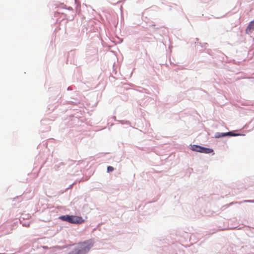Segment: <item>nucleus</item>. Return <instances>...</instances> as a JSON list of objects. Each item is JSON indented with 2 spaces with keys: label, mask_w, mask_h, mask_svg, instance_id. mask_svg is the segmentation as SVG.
Masks as SVG:
<instances>
[{
  "label": "nucleus",
  "mask_w": 254,
  "mask_h": 254,
  "mask_svg": "<svg viewBox=\"0 0 254 254\" xmlns=\"http://www.w3.org/2000/svg\"><path fill=\"white\" fill-rule=\"evenodd\" d=\"M94 241L93 239H89L77 244L81 254H87L93 247Z\"/></svg>",
  "instance_id": "obj_1"
},
{
  "label": "nucleus",
  "mask_w": 254,
  "mask_h": 254,
  "mask_svg": "<svg viewBox=\"0 0 254 254\" xmlns=\"http://www.w3.org/2000/svg\"><path fill=\"white\" fill-rule=\"evenodd\" d=\"M60 219L72 224H81L84 222L81 217L74 215H64L61 216Z\"/></svg>",
  "instance_id": "obj_2"
},
{
  "label": "nucleus",
  "mask_w": 254,
  "mask_h": 254,
  "mask_svg": "<svg viewBox=\"0 0 254 254\" xmlns=\"http://www.w3.org/2000/svg\"><path fill=\"white\" fill-rule=\"evenodd\" d=\"M191 149L193 151L206 154L210 153L213 152V150L211 148H206L196 145L191 146Z\"/></svg>",
  "instance_id": "obj_3"
},
{
  "label": "nucleus",
  "mask_w": 254,
  "mask_h": 254,
  "mask_svg": "<svg viewBox=\"0 0 254 254\" xmlns=\"http://www.w3.org/2000/svg\"><path fill=\"white\" fill-rule=\"evenodd\" d=\"M236 136L237 134L233 133L231 131L226 132V133H220V132H216L215 134V137L216 138H221L222 137H224L226 136Z\"/></svg>",
  "instance_id": "obj_4"
},
{
  "label": "nucleus",
  "mask_w": 254,
  "mask_h": 254,
  "mask_svg": "<svg viewBox=\"0 0 254 254\" xmlns=\"http://www.w3.org/2000/svg\"><path fill=\"white\" fill-rule=\"evenodd\" d=\"M252 30H254V19L249 23L246 32L247 33H249Z\"/></svg>",
  "instance_id": "obj_5"
},
{
  "label": "nucleus",
  "mask_w": 254,
  "mask_h": 254,
  "mask_svg": "<svg viewBox=\"0 0 254 254\" xmlns=\"http://www.w3.org/2000/svg\"><path fill=\"white\" fill-rule=\"evenodd\" d=\"M114 168L112 166H108L107 167V171L108 172L110 173L114 170Z\"/></svg>",
  "instance_id": "obj_6"
}]
</instances>
